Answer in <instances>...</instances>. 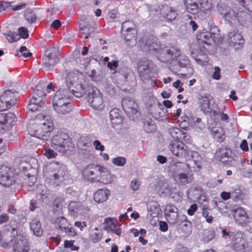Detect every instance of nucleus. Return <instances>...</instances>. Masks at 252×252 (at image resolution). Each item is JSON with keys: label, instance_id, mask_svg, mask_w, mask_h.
Wrapping results in <instances>:
<instances>
[{"label": "nucleus", "instance_id": "nucleus-1", "mask_svg": "<svg viewBox=\"0 0 252 252\" xmlns=\"http://www.w3.org/2000/svg\"><path fill=\"white\" fill-rule=\"evenodd\" d=\"M96 80H66L67 89H60L55 93L53 99L54 110L59 116L70 113L73 109L70 102V93L77 98L84 97L93 109H98L103 103V95L92 81Z\"/></svg>", "mask_w": 252, "mask_h": 252}, {"label": "nucleus", "instance_id": "nucleus-2", "mask_svg": "<svg viewBox=\"0 0 252 252\" xmlns=\"http://www.w3.org/2000/svg\"><path fill=\"white\" fill-rule=\"evenodd\" d=\"M140 46L143 51L153 54L158 60L163 63H171L173 59L179 55L178 48L174 46H162L154 36L149 37L146 40L143 39Z\"/></svg>", "mask_w": 252, "mask_h": 252}, {"label": "nucleus", "instance_id": "nucleus-3", "mask_svg": "<svg viewBox=\"0 0 252 252\" xmlns=\"http://www.w3.org/2000/svg\"><path fill=\"white\" fill-rule=\"evenodd\" d=\"M168 132L174 140L169 145L171 153L179 158L186 160L191 159L197 165V160L200 158L199 153L196 151H190L187 145L179 140L183 135V131L178 127H173L168 129Z\"/></svg>", "mask_w": 252, "mask_h": 252}, {"label": "nucleus", "instance_id": "nucleus-4", "mask_svg": "<svg viewBox=\"0 0 252 252\" xmlns=\"http://www.w3.org/2000/svg\"><path fill=\"white\" fill-rule=\"evenodd\" d=\"M54 129V124L49 116L38 114L32 119L28 131L34 136L43 140L47 139Z\"/></svg>", "mask_w": 252, "mask_h": 252}, {"label": "nucleus", "instance_id": "nucleus-5", "mask_svg": "<svg viewBox=\"0 0 252 252\" xmlns=\"http://www.w3.org/2000/svg\"><path fill=\"white\" fill-rule=\"evenodd\" d=\"M51 147L63 154H69L75 149L72 139L65 133H60L51 139Z\"/></svg>", "mask_w": 252, "mask_h": 252}, {"label": "nucleus", "instance_id": "nucleus-6", "mask_svg": "<svg viewBox=\"0 0 252 252\" xmlns=\"http://www.w3.org/2000/svg\"><path fill=\"white\" fill-rule=\"evenodd\" d=\"M20 173L12 167L1 165L0 167V184L5 188L14 185L19 178Z\"/></svg>", "mask_w": 252, "mask_h": 252}, {"label": "nucleus", "instance_id": "nucleus-7", "mask_svg": "<svg viewBox=\"0 0 252 252\" xmlns=\"http://www.w3.org/2000/svg\"><path fill=\"white\" fill-rule=\"evenodd\" d=\"M137 70L140 76L145 79L155 78L158 74L156 65L152 61L147 59L138 62Z\"/></svg>", "mask_w": 252, "mask_h": 252}, {"label": "nucleus", "instance_id": "nucleus-8", "mask_svg": "<svg viewBox=\"0 0 252 252\" xmlns=\"http://www.w3.org/2000/svg\"><path fill=\"white\" fill-rule=\"evenodd\" d=\"M213 100V96L209 94H200L198 96L197 103L200 110L203 113L207 114H213V116L217 117L219 111L214 109V105L218 107L216 103L211 105V101Z\"/></svg>", "mask_w": 252, "mask_h": 252}, {"label": "nucleus", "instance_id": "nucleus-9", "mask_svg": "<svg viewBox=\"0 0 252 252\" xmlns=\"http://www.w3.org/2000/svg\"><path fill=\"white\" fill-rule=\"evenodd\" d=\"M101 169V165L90 164L83 169L82 176L84 179L88 181L97 183Z\"/></svg>", "mask_w": 252, "mask_h": 252}, {"label": "nucleus", "instance_id": "nucleus-10", "mask_svg": "<svg viewBox=\"0 0 252 252\" xmlns=\"http://www.w3.org/2000/svg\"><path fill=\"white\" fill-rule=\"evenodd\" d=\"M59 50L57 47L49 48L46 52V55L43 58V63L48 67L53 66L58 61Z\"/></svg>", "mask_w": 252, "mask_h": 252}, {"label": "nucleus", "instance_id": "nucleus-11", "mask_svg": "<svg viewBox=\"0 0 252 252\" xmlns=\"http://www.w3.org/2000/svg\"><path fill=\"white\" fill-rule=\"evenodd\" d=\"M189 61L188 58L185 55L180 54L179 50V56L173 59L172 62L170 63V69L174 73H177L181 68H185L189 65Z\"/></svg>", "mask_w": 252, "mask_h": 252}, {"label": "nucleus", "instance_id": "nucleus-12", "mask_svg": "<svg viewBox=\"0 0 252 252\" xmlns=\"http://www.w3.org/2000/svg\"><path fill=\"white\" fill-rule=\"evenodd\" d=\"M37 163V159L34 158H31L29 162L26 160L22 159L17 163V167L19 172L25 174L28 178L31 176L30 173H27V171L31 169H35Z\"/></svg>", "mask_w": 252, "mask_h": 252}, {"label": "nucleus", "instance_id": "nucleus-13", "mask_svg": "<svg viewBox=\"0 0 252 252\" xmlns=\"http://www.w3.org/2000/svg\"><path fill=\"white\" fill-rule=\"evenodd\" d=\"M122 104L124 110L127 115L136 114L138 111V104L131 98H124L122 100Z\"/></svg>", "mask_w": 252, "mask_h": 252}, {"label": "nucleus", "instance_id": "nucleus-14", "mask_svg": "<svg viewBox=\"0 0 252 252\" xmlns=\"http://www.w3.org/2000/svg\"><path fill=\"white\" fill-rule=\"evenodd\" d=\"M232 213L236 222L241 225L246 224L248 223L249 217L246 210L242 207L240 206L233 209Z\"/></svg>", "mask_w": 252, "mask_h": 252}, {"label": "nucleus", "instance_id": "nucleus-15", "mask_svg": "<svg viewBox=\"0 0 252 252\" xmlns=\"http://www.w3.org/2000/svg\"><path fill=\"white\" fill-rule=\"evenodd\" d=\"M227 40L230 46L236 48H239L244 43V39L242 34L235 31L228 33Z\"/></svg>", "mask_w": 252, "mask_h": 252}, {"label": "nucleus", "instance_id": "nucleus-16", "mask_svg": "<svg viewBox=\"0 0 252 252\" xmlns=\"http://www.w3.org/2000/svg\"><path fill=\"white\" fill-rule=\"evenodd\" d=\"M196 39L199 45L202 46L200 49L204 50H207L205 45L207 46H210L213 40L211 33L207 31L198 32L196 35Z\"/></svg>", "mask_w": 252, "mask_h": 252}, {"label": "nucleus", "instance_id": "nucleus-17", "mask_svg": "<svg viewBox=\"0 0 252 252\" xmlns=\"http://www.w3.org/2000/svg\"><path fill=\"white\" fill-rule=\"evenodd\" d=\"M218 10L221 15L228 21H234L238 18V13L225 5L219 6Z\"/></svg>", "mask_w": 252, "mask_h": 252}, {"label": "nucleus", "instance_id": "nucleus-18", "mask_svg": "<svg viewBox=\"0 0 252 252\" xmlns=\"http://www.w3.org/2000/svg\"><path fill=\"white\" fill-rule=\"evenodd\" d=\"M45 99L37 96V94H33L29 100L28 105V109L31 112H34L42 107L45 104Z\"/></svg>", "mask_w": 252, "mask_h": 252}, {"label": "nucleus", "instance_id": "nucleus-19", "mask_svg": "<svg viewBox=\"0 0 252 252\" xmlns=\"http://www.w3.org/2000/svg\"><path fill=\"white\" fill-rule=\"evenodd\" d=\"M50 169L52 172L50 178L51 181H53L55 183H56L58 181L63 179L65 173L58 164L51 165Z\"/></svg>", "mask_w": 252, "mask_h": 252}, {"label": "nucleus", "instance_id": "nucleus-20", "mask_svg": "<svg viewBox=\"0 0 252 252\" xmlns=\"http://www.w3.org/2000/svg\"><path fill=\"white\" fill-rule=\"evenodd\" d=\"M231 153L227 149L220 148L215 153V158L222 162L224 164L227 165L228 162H231L232 158H230Z\"/></svg>", "mask_w": 252, "mask_h": 252}, {"label": "nucleus", "instance_id": "nucleus-21", "mask_svg": "<svg viewBox=\"0 0 252 252\" xmlns=\"http://www.w3.org/2000/svg\"><path fill=\"white\" fill-rule=\"evenodd\" d=\"M13 252H29L30 246L26 239H19L15 242L13 246Z\"/></svg>", "mask_w": 252, "mask_h": 252}, {"label": "nucleus", "instance_id": "nucleus-22", "mask_svg": "<svg viewBox=\"0 0 252 252\" xmlns=\"http://www.w3.org/2000/svg\"><path fill=\"white\" fill-rule=\"evenodd\" d=\"M16 92L15 91H12L10 90L5 91L1 95V99L5 101L9 106L11 107L16 103Z\"/></svg>", "mask_w": 252, "mask_h": 252}, {"label": "nucleus", "instance_id": "nucleus-23", "mask_svg": "<svg viewBox=\"0 0 252 252\" xmlns=\"http://www.w3.org/2000/svg\"><path fill=\"white\" fill-rule=\"evenodd\" d=\"M210 132L213 138L219 143L223 142L226 138L224 130L221 126L211 128Z\"/></svg>", "mask_w": 252, "mask_h": 252}, {"label": "nucleus", "instance_id": "nucleus-24", "mask_svg": "<svg viewBox=\"0 0 252 252\" xmlns=\"http://www.w3.org/2000/svg\"><path fill=\"white\" fill-rule=\"evenodd\" d=\"M98 177L97 183L106 185L111 183L112 181L110 172L102 166H101V169L100 170V174Z\"/></svg>", "mask_w": 252, "mask_h": 252}, {"label": "nucleus", "instance_id": "nucleus-25", "mask_svg": "<svg viewBox=\"0 0 252 252\" xmlns=\"http://www.w3.org/2000/svg\"><path fill=\"white\" fill-rule=\"evenodd\" d=\"M186 168H189V165L181 162H172L169 166L170 170L172 173L174 178L176 177V174L184 171Z\"/></svg>", "mask_w": 252, "mask_h": 252}, {"label": "nucleus", "instance_id": "nucleus-26", "mask_svg": "<svg viewBox=\"0 0 252 252\" xmlns=\"http://www.w3.org/2000/svg\"><path fill=\"white\" fill-rule=\"evenodd\" d=\"M109 194L108 189H99L94 193V199L98 203H102L108 199Z\"/></svg>", "mask_w": 252, "mask_h": 252}, {"label": "nucleus", "instance_id": "nucleus-27", "mask_svg": "<svg viewBox=\"0 0 252 252\" xmlns=\"http://www.w3.org/2000/svg\"><path fill=\"white\" fill-rule=\"evenodd\" d=\"M111 124L113 126L120 124L123 121V118L118 108H114L109 112Z\"/></svg>", "mask_w": 252, "mask_h": 252}, {"label": "nucleus", "instance_id": "nucleus-28", "mask_svg": "<svg viewBox=\"0 0 252 252\" xmlns=\"http://www.w3.org/2000/svg\"><path fill=\"white\" fill-rule=\"evenodd\" d=\"M105 82L103 83V87L107 93L111 95H114L117 92L119 87L114 80H104Z\"/></svg>", "mask_w": 252, "mask_h": 252}, {"label": "nucleus", "instance_id": "nucleus-29", "mask_svg": "<svg viewBox=\"0 0 252 252\" xmlns=\"http://www.w3.org/2000/svg\"><path fill=\"white\" fill-rule=\"evenodd\" d=\"M161 13L163 17H165L168 20H174L177 15L176 11L171 7L166 5L162 7L161 9Z\"/></svg>", "mask_w": 252, "mask_h": 252}, {"label": "nucleus", "instance_id": "nucleus-30", "mask_svg": "<svg viewBox=\"0 0 252 252\" xmlns=\"http://www.w3.org/2000/svg\"><path fill=\"white\" fill-rule=\"evenodd\" d=\"M199 10L203 13L207 14L208 17L210 18L211 11L212 9V3L209 0H200L199 2Z\"/></svg>", "mask_w": 252, "mask_h": 252}, {"label": "nucleus", "instance_id": "nucleus-31", "mask_svg": "<svg viewBox=\"0 0 252 252\" xmlns=\"http://www.w3.org/2000/svg\"><path fill=\"white\" fill-rule=\"evenodd\" d=\"M46 83L45 82H40L36 86L33 94H37V96L45 99L47 95V92L45 90Z\"/></svg>", "mask_w": 252, "mask_h": 252}, {"label": "nucleus", "instance_id": "nucleus-32", "mask_svg": "<svg viewBox=\"0 0 252 252\" xmlns=\"http://www.w3.org/2000/svg\"><path fill=\"white\" fill-rule=\"evenodd\" d=\"M185 4L187 11L192 14H195L199 11L198 5L191 0H185Z\"/></svg>", "mask_w": 252, "mask_h": 252}, {"label": "nucleus", "instance_id": "nucleus-33", "mask_svg": "<svg viewBox=\"0 0 252 252\" xmlns=\"http://www.w3.org/2000/svg\"><path fill=\"white\" fill-rule=\"evenodd\" d=\"M30 228L35 235L40 236L42 234L43 230L40 221L36 220H32L30 224Z\"/></svg>", "mask_w": 252, "mask_h": 252}, {"label": "nucleus", "instance_id": "nucleus-34", "mask_svg": "<svg viewBox=\"0 0 252 252\" xmlns=\"http://www.w3.org/2000/svg\"><path fill=\"white\" fill-rule=\"evenodd\" d=\"M203 49H200L199 51H198L197 49H196L195 52L193 54H198L197 57L195 59L196 61L200 64L205 65L208 63V58L207 55L205 54Z\"/></svg>", "mask_w": 252, "mask_h": 252}, {"label": "nucleus", "instance_id": "nucleus-35", "mask_svg": "<svg viewBox=\"0 0 252 252\" xmlns=\"http://www.w3.org/2000/svg\"><path fill=\"white\" fill-rule=\"evenodd\" d=\"M105 222L109 223L107 226L108 230L118 236L121 235L122 233V229L119 226L117 225L110 219H105Z\"/></svg>", "mask_w": 252, "mask_h": 252}, {"label": "nucleus", "instance_id": "nucleus-36", "mask_svg": "<svg viewBox=\"0 0 252 252\" xmlns=\"http://www.w3.org/2000/svg\"><path fill=\"white\" fill-rule=\"evenodd\" d=\"M167 213H165V216L167 218V219H169L171 217V214H173V218L171 219V220H174V218H176L178 216V208L173 205H167L166 206L165 209Z\"/></svg>", "mask_w": 252, "mask_h": 252}, {"label": "nucleus", "instance_id": "nucleus-37", "mask_svg": "<svg viewBox=\"0 0 252 252\" xmlns=\"http://www.w3.org/2000/svg\"><path fill=\"white\" fill-rule=\"evenodd\" d=\"M174 178L176 182L182 186L186 185L189 183V179L186 173H180L176 174V177Z\"/></svg>", "mask_w": 252, "mask_h": 252}, {"label": "nucleus", "instance_id": "nucleus-38", "mask_svg": "<svg viewBox=\"0 0 252 252\" xmlns=\"http://www.w3.org/2000/svg\"><path fill=\"white\" fill-rule=\"evenodd\" d=\"M55 223L58 226L59 229L63 231L69 226L67 219L63 217L58 218L55 221Z\"/></svg>", "mask_w": 252, "mask_h": 252}, {"label": "nucleus", "instance_id": "nucleus-39", "mask_svg": "<svg viewBox=\"0 0 252 252\" xmlns=\"http://www.w3.org/2000/svg\"><path fill=\"white\" fill-rule=\"evenodd\" d=\"M231 237L232 242L233 243V248L234 249H237L238 248L237 245L240 244L243 240V237L242 236V235L241 233H239L238 232L236 233H233V235Z\"/></svg>", "mask_w": 252, "mask_h": 252}, {"label": "nucleus", "instance_id": "nucleus-40", "mask_svg": "<svg viewBox=\"0 0 252 252\" xmlns=\"http://www.w3.org/2000/svg\"><path fill=\"white\" fill-rule=\"evenodd\" d=\"M231 195L234 201L243 200L244 195L242 191L240 189H235L231 192Z\"/></svg>", "mask_w": 252, "mask_h": 252}, {"label": "nucleus", "instance_id": "nucleus-41", "mask_svg": "<svg viewBox=\"0 0 252 252\" xmlns=\"http://www.w3.org/2000/svg\"><path fill=\"white\" fill-rule=\"evenodd\" d=\"M25 17L26 19L31 23L34 22L36 19V15L29 9H27L25 10Z\"/></svg>", "mask_w": 252, "mask_h": 252}, {"label": "nucleus", "instance_id": "nucleus-42", "mask_svg": "<svg viewBox=\"0 0 252 252\" xmlns=\"http://www.w3.org/2000/svg\"><path fill=\"white\" fill-rule=\"evenodd\" d=\"M186 68L187 71H185L184 70H180L181 72L180 73H178V75H181V76L183 78H190L191 77V75L193 73V69L192 67L190 66V64H189V65H188L187 67H185Z\"/></svg>", "mask_w": 252, "mask_h": 252}, {"label": "nucleus", "instance_id": "nucleus-43", "mask_svg": "<svg viewBox=\"0 0 252 252\" xmlns=\"http://www.w3.org/2000/svg\"><path fill=\"white\" fill-rule=\"evenodd\" d=\"M12 117L14 118L15 117L11 113L5 115L0 114V126L8 124H10L11 122L9 121V119Z\"/></svg>", "mask_w": 252, "mask_h": 252}, {"label": "nucleus", "instance_id": "nucleus-44", "mask_svg": "<svg viewBox=\"0 0 252 252\" xmlns=\"http://www.w3.org/2000/svg\"><path fill=\"white\" fill-rule=\"evenodd\" d=\"M90 143L91 141L89 136H83L80 137L79 140L78 145L80 148H84L89 146V144Z\"/></svg>", "mask_w": 252, "mask_h": 252}, {"label": "nucleus", "instance_id": "nucleus-45", "mask_svg": "<svg viewBox=\"0 0 252 252\" xmlns=\"http://www.w3.org/2000/svg\"><path fill=\"white\" fill-rule=\"evenodd\" d=\"M79 30L85 35V38H88L90 33L91 29L88 26L85 25L84 22L80 23L79 24Z\"/></svg>", "mask_w": 252, "mask_h": 252}, {"label": "nucleus", "instance_id": "nucleus-46", "mask_svg": "<svg viewBox=\"0 0 252 252\" xmlns=\"http://www.w3.org/2000/svg\"><path fill=\"white\" fill-rule=\"evenodd\" d=\"M181 229L185 233H189L191 232L192 223L189 221H185L184 223L180 224Z\"/></svg>", "mask_w": 252, "mask_h": 252}, {"label": "nucleus", "instance_id": "nucleus-47", "mask_svg": "<svg viewBox=\"0 0 252 252\" xmlns=\"http://www.w3.org/2000/svg\"><path fill=\"white\" fill-rule=\"evenodd\" d=\"M126 158L124 157H118L117 158H114L112 159V163L118 166H123L126 163Z\"/></svg>", "mask_w": 252, "mask_h": 252}, {"label": "nucleus", "instance_id": "nucleus-48", "mask_svg": "<svg viewBox=\"0 0 252 252\" xmlns=\"http://www.w3.org/2000/svg\"><path fill=\"white\" fill-rule=\"evenodd\" d=\"M6 38L9 42H13L18 41L20 36L18 33L10 32L6 34Z\"/></svg>", "mask_w": 252, "mask_h": 252}, {"label": "nucleus", "instance_id": "nucleus-49", "mask_svg": "<svg viewBox=\"0 0 252 252\" xmlns=\"http://www.w3.org/2000/svg\"><path fill=\"white\" fill-rule=\"evenodd\" d=\"M64 200L62 198H57L53 202V206L56 209H61L63 206Z\"/></svg>", "mask_w": 252, "mask_h": 252}, {"label": "nucleus", "instance_id": "nucleus-50", "mask_svg": "<svg viewBox=\"0 0 252 252\" xmlns=\"http://www.w3.org/2000/svg\"><path fill=\"white\" fill-rule=\"evenodd\" d=\"M209 212L206 208H203L202 211V216L206 219V220L208 223H211L213 222L214 218L212 216L209 215Z\"/></svg>", "mask_w": 252, "mask_h": 252}, {"label": "nucleus", "instance_id": "nucleus-51", "mask_svg": "<svg viewBox=\"0 0 252 252\" xmlns=\"http://www.w3.org/2000/svg\"><path fill=\"white\" fill-rule=\"evenodd\" d=\"M79 204L75 201L71 202L68 206L70 212L76 213L78 210Z\"/></svg>", "mask_w": 252, "mask_h": 252}, {"label": "nucleus", "instance_id": "nucleus-52", "mask_svg": "<svg viewBox=\"0 0 252 252\" xmlns=\"http://www.w3.org/2000/svg\"><path fill=\"white\" fill-rule=\"evenodd\" d=\"M19 35L20 37H22L24 39L27 38L29 36L28 30L24 27H20L18 29Z\"/></svg>", "mask_w": 252, "mask_h": 252}, {"label": "nucleus", "instance_id": "nucleus-53", "mask_svg": "<svg viewBox=\"0 0 252 252\" xmlns=\"http://www.w3.org/2000/svg\"><path fill=\"white\" fill-rule=\"evenodd\" d=\"M246 9L252 11V0H238Z\"/></svg>", "mask_w": 252, "mask_h": 252}, {"label": "nucleus", "instance_id": "nucleus-54", "mask_svg": "<svg viewBox=\"0 0 252 252\" xmlns=\"http://www.w3.org/2000/svg\"><path fill=\"white\" fill-rule=\"evenodd\" d=\"M19 52L21 53L22 56L24 58L31 57L32 54L28 50V49L25 46H22L20 48Z\"/></svg>", "mask_w": 252, "mask_h": 252}, {"label": "nucleus", "instance_id": "nucleus-55", "mask_svg": "<svg viewBox=\"0 0 252 252\" xmlns=\"http://www.w3.org/2000/svg\"><path fill=\"white\" fill-rule=\"evenodd\" d=\"M10 108L8 104L0 96V112L6 111Z\"/></svg>", "mask_w": 252, "mask_h": 252}, {"label": "nucleus", "instance_id": "nucleus-56", "mask_svg": "<svg viewBox=\"0 0 252 252\" xmlns=\"http://www.w3.org/2000/svg\"><path fill=\"white\" fill-rule=\"evenodd\" d=\"M93 145L96 150L103 152L105 150L104 146L101 144L99 140H94L93 142Z\"/></svg>", "mask_w": 252, "mask_h": 252}, {"label": "nucleus", "instance_id": "nucleus-57", "mask_svg": "<svg viewBox=\"0 0 252 252\" xmlns=\"http://www.w3.org/2000/svg\"><path fill=\"white\" fill-rule=\"evenodd\" d=\"M215 234L214 232L212 231H208L205 233V236L204 237V241L205 242H209L214 237Z\"/></svg>", "mask_w": 252, "mask_h": 252}, {"label": "nucleus", "instance_id": "nucleus-58", "mask_svg": "<svg viewBox=\"0 0 252 252\" xmlns=\"http://www.w3.org/2000/svg\"><path fill=\"white\" fill-rule=\"evenodd\" d=\"M45 155L47 158H54L57 156V153L53 150L48 148L45 149Z\"/></svg>", "mask_w": 252, "mask_h": 252}, {"label": "nucleus", "instance_id": "nucleus-59", "mask_svg": "<svg viewBox=\"0 0 252 252\" xmlns=\"http://www.w3.org/2000/svg\"><path fill=\"white\" fill-rule=\"evenodd\" d=\"M183 85V83L181 82L180 80H177L173 83V86L178 89L179 93H181L184 91V88L182 87Z\"/></svg>", "mask_w": 252, "mask_h": 252}, {"label": "nucleus", "instance_id": "nucleus-60", "mask_svg": "<svg viewBox=\"0 0 252 252\" xmlns=\"http://www.w3.org/2000/svg\"><path fill=\"white\" fill-rule=\"evenodd\" d=\"M197 205L196 204L194 203L192 204L190 208L187 210L188 214L189 216H192L194 213L197 210Z\"/></svg>", "mask_w": 252, "mask_h": 252}, {"label": "nucleus", "instance_id": "nucleus-61", "mask_svg": "<svg viewBox=\"0 0 252 252\" xmlns=\"http://www.w3.org/2000/svg\"><path fill=\"white\" fill-rule=\"evenodd\" d=\"M118 65L119 61L113 60L108 62L107 67L111 70H114L118 66Z\"/></svg>", "mask_w": 252, "mask_h": 252}, {"label": "nucleus", "instance_id": "nucleus-62", "mask_svg": "<svg viewBox=\"0 0 252 252\" xmlns=\"http://www.w3.org/2000/svg\"><path fill=\"white\" fill-rule=\"evenodd\" d=\"M91 238L93 243H97L101 239V235L100 233H94L91 235Z\"/></svg>", "mask_w": 252, "mask_h": 252}, {"label": "nucleus", "instance_id": "nucleus-63", "mask_svg": "<svg viewBox=\"0 0 252 252\" xmlns=\"http://www.w3.org/2000/svg\"><path fill=\"white\" fill-rule=\"evenodd\" d=\"M140 186V183H138L137 180H132L130 184V188L133 190H137Z\"/></svg>", "mask_w": 252, "mask_h": 252}, {"label": "nucleus", "instance_id": "nucleus-64", "mask_svg": "<svg viewBox=\"0 0 252 252\" xmlns=\"http://www.w3.org/2000/svg\"><path fill=\"white\" fill-rule=\"evenodd\" d=\"M183 139L186 143L189 144L191 142V138L190 136L188 135L187 133L183 131V135L180 138Z\"/></svg>", "mask_w": 252, "mask_h": 252}]
</instances>
